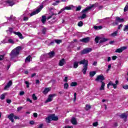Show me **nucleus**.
Returning <instances> with one entry per match:
<instances>
[{"mask_svg":"<svg viewBox=\"0 0 128 128\" xmlns=\"http://www.w3.org/2000/svg\"><path fill=\"white\" fill-rule=\"evenodd\" d=\"M78 64H84L83 66V69L82 72L84 74H86V70H88V60L84 59L79 62H74V63L73 67L74 68H78Z\"/></svg>","mask_w":128,"mask_h":128,"instance_id":"obj_1","label":"nucleus"},{"mask_svg":"<svg viewBox=\"0 0 128 128\" xmlns=\"http://www.w3.org/2000/svg\"><path fill=\"white\" fill-rule=\"evenodd\" d=\"M21 50L22 46H18L12 50L10 54V60H12L13 58H16V56L20 54V52Z\"/></svg>","mask_w":128,"mask_h":128,"instance_id":"obj_2","label":"nucleus"},{"mask_svg":"<svg viewBox=\"0 0 128 128\" xmlns=\"http://www.w3.org/2000/svg\"><path fill=\"white\" fill-rule=\"evenodd\" d=\"M106 80V78H104V75L98 76L95 79L96 82H100H100L102 83L101 87L100 88V90H104L106 83L102 82L103 80Z\"/></svg>","mask_w":128,"mask_h":128,"instance_id":"obj_3","label":"nucleus"},{"mask_svg":"<svg viewBox=\"0 0 128 128\" xmlns=\"http://www.w3.org/2000/svg\"><path fill=\"white\" fill-rule=\"evenodd\" d=\"M52 120L56 122V120H58V117L56 116V114H52L46 118V122L48 124H50Z\"/></svg>","mask_w":128,"mask_h":128,"instance_id":"obj_4","label":"nucleus"},{"mask_svg":"<svg viewBox=\"0 0 128 128\" xmlns=\"http://www.w3.org/2000/svg\"><path fill=\"white\" fill-rule=\"evenodd\" d=\"M43 8H44V5H40V6L39 8H38L37 10H36L32 12L30 14V16H32L37 14H38V12H40V10H42Z\"/></svg>","mask_w":128,"mask_h":128,"instance_id":"obj_5","label":"nucleus"},{"mask_svg":"<svg viewBox=\"0 0 128 128\" xmlns=\"http://www.w3.org/2000/svg\"><path fill=\"white\" fill-rule=\"evenodd\" d=\"M92 50V48H86L81 51L80 54H86L90 52Z\"/></svg>","mask_w":128,"mask_h":128,"instance_id":"obj_6","label":"nucleus"},{"mask_svg":"<svg viewBox=\"0 0 128 128\" xmlns=\"http://www.w3.org/2000/svg\"><path fill=\"white\" fill-rule=\"evenodd\" d=\"M56 96V94H49L48 99L46 100L45 102H52V98Z\"/></svg>","mask_w":128,"mask_h":128,"instance_id":"obj_7","label":"nucleus"},{"mask_svg":"<svg viewBox=\"0 0 128 128\" xmlns=\"http://www.w3.org/2000/svg\"><path fill=\"white\" fill-rule=\"evenodd\" d=\"M128 48V47L124 46L122 47H121L120 48H117L115 50V52H118V54H120L121 52H122L124 50H126Z\"/></svg>","mask_w":128,"mask_h":128,"instance_id":"obj_8","label":"nucleus"},{"mask_svg":"<svg viewBox=\"0 0 128 128\" xmlns=\"http://www.w3.org/2000/svg\"><path fill=\"white\" fill-rule=\"evenodd\" d=\"M119 117L120 118L124 120V122H126V120H128V114L126 112L122 113L119 115Z\"/></svg>","mask_w":128,"mask_h":128,"instance_id":"obj_9","label":"nucleus"},{"mask_svg":"<svg viewBox=\"0 0 128 128\" xmlns=\"http://www.w3.org/2000/svg\"><path fill=\"white\" fill-rule=\"evenodd\" d=\"M90 37H86L80 40V42H84L85 44H86L88 42H90Z\"/></svg>","mask_w":128,"mask_h":128,"instance_id":"obj_10","label":"nucleus"},{"mask_svg":"<svg viewBox=\"0 0 128 128\" xmlns=\"http://www.w3.org/2000/svg\"><path fill=\"white\" fill-rule=\"evenodd\" d=\"M14 114L12 113L10 114L8 116V118L12 122H14Z\"/></svg>","mask_w":128,"mask_h":128,"instance_id":"obj_11","label":"nucleus"},{"mask_svg":"<svg viewBox=\"0 0 128 128\" xmlns=\"http://www.w3.org/2000/svg\"><path fill=\"white\" fill-rule=\"evenodd\" d=\"M6 4H8L10 6H12L14 4V2L12 0H7L6 1Z\"/></svg>","mask_w":128,"mask_h":128,"instance_id":"obj_12","label":"nucleus"},{"mask_svg":"<svg viewBox=\"0 0 128 128\" xmlns=\"http://www.w3.org/2000/svg\"><path fill=\"white\" fill-rule=\"evenodd\" d=\"M14 34H16V36H18L20 38L21 40H24V36H22V34L20 33V32H13Z\"/></svg>","mask_w":128,"mask_h":128,"instance_id":"obj_13","label":"nucleus"},{"mask_svg":"<svg viewBox=\"0 0 128 128\" xmlns=\"http://www.w3.org/2000/svg\"><path fill=\"white\" fill-rule=\"evenodd\" d=\"M12 84V80L9 81L8 82L7 84L4 87V90H8V88H10V86Z\"/></svg>","mask_w":128,"mask_h":128,"instance_id":"obj_14","label":"nucleus"},{"mask_svg":"<svg viewBox=\"0 0 128 128\" xmlns=\"http://www.w3.org/2000/svg\"><path fill=\"white\" fill-rule=\"evenodd\" d=\"M65 64L66 60H64V58H62L59 61L58 66H62Z\"/></svg>","mask_w":128,"mask_h":128,"instance_id":"obj_15","label":"nucleus"},{"mask_svg":"<svg viewBox=\"0 0 128 128\" xmlns=\"http://www.w3.org/2000/svg\"><path fill=\"white\" fill-rule=\"evenodd\" d=\"M71 122L72 124H74V126H76V124H78V121H76V119L75 118H72Z\"/></svg>","mask_w":128,"mask_h":128,"instance_id":"obj_16","label":"nucleus"},{"mask_svg":"<svg viewBox=\"0 0 128 128\" xmlns=\"http://www.w3.org/2000/svg\"><path fill=\"white\" fill-rule=\"evenodd\" d=\"M50 88H44V90L42 92V94H46L48 92H50Z\"/></svg>","mask_w":128,"mask_h":128,"instance_id":"obj_17","label":"nucleus"},{"mask_svg":"<svg viewBox=\"0 0 128 128\" xmlns=\"http://www.w3.org/2000/svg\"><path fill=\"white\" fill-rule=\"evenodd\" d=\"M116 22H124V18H120L118 16L116 17Z\"/></svg>","mask_w":128,"mask_h":128,"instance_id":"obj_18","label":"nucleus"},{"mask_svg":"<svg viewBox=\"0 0 128 128\" xmlns=\"http://www.w3.org/2000/svg\"><path fill=\"white\" fill-rule=\"evenodd\" d=\"M96 74V71L90 72L89 73L90 76V78H92L93 76H94Z\"/></svg>","mask_w":128,"mask_h":128,"instance_id":"obj_19","label":"nucleus"},{"mask_svg":"<svg viewBox=\"0 0 128 128\" xmlns=\"http://www.w3.org/2000/svg\"><path fill=\"white\" fill-rule=\"evenodd\" d=\"M48 56H49L50 58H54V52L52 51L49 53H48Z\"/></svg>","mask_w":128,"mask_h":128,"instance_id":"obj_20","label":"nucleus"},{"mask_svg":"<svg viewBox=\"0 0 128 128\" xmlns=\"http://www.w3.org/2000/svg\"><path fill=\"white\" fill-rule=\"evenodd\" d=\"M41 21L42 24H45L46 22V16H42Z\"/></svg>","mask_w":128,"mask_h":128,"instance_id":"obj_21","label":"nucleus"},{"mask_svg":"<svg viewBox=\"0 0 128 128\" xmlns=\"http://www.w3.org/2000/svg\"><path fill=\"white\" fill-rule=\"evenodd\" d=\"M91 10L90 7V6L87 7L85 9L83 10L82 11V14H84V12H88V10Z\"/></svg>","mask_w":128,"mask_h":128,"instance_id":"obj_22","label":"nucleus"},{"mask_svg":"<svg viewBox=\"0 0 128 128\" xmlns=\"http://www.w3.org/2000/svg\"><path fill=\"white\" fill-rule=\"evenodd\" d=\"M108 42V38H102L100 40L99 43L100 44H102V42Z\"/></svg>","mask_w":128,"mask_h":128,"instance_id":"obj_23","label":"nucleus"},{"mask_svg":"<svg viewBox=\"0 0 128 128\" xmlns=\"http://www.w3.org/2000/svg\"><path fill=\"white\" fill-rule=\"evenodd\" d=\"M63 10H72V7L70 6H66L64 7Z\"/></svg>","mask_w":128,"mask_h":128,"instance_id":"obj_24","label":"nucleus"},{"mask_svg":"<svg viewBox=\"0 0 128 128\" xmlns=\"http://www.w3.org/2000/svg\"><path fill=\"white\" fill-rule=\"evenodd\" d=\"M54 42L57 44H60L62 42V40H54Z\"/></svg>","mask_w":128,"mask_h":128,"instance_id":"obj_25","label":"nucleus"},{"mask_svg":"<svg viewBox=\"0 0 128 128\" xmlns=\"http://www.w3.org/2000/svg\"><path fill=\"white\" fill-rule=\"evenodd\" d=\"M98 6V2H96L94 4H92L90 6V8H96Z\"/></svg>","mask_w":128,"mask_h":128,"instance_id":"obj_26","label":"nucleus"},{"mask_svg":"<svg viewBox=\"0 0 128 128\" xmlns=\"http://www.w3.org/2000/svg\"><path fill=\"white\" fill-rule=\"evenodd\" d=\"M42 34H46V28L44 27L42 30Z\"/></svg>","mask_w":128,"mask_h":128,"instance_id":"obj_27","label":"nucleus"},{"mask_svg":"<svg viewBox=\"0 0 128 128\" xmlns=\"http://www.w3.org/2000/svg\"><path fill=\"white\" fill-rule=\"evenodd\" d=\"M94 30H102V26H94Z\"/></svg>","mask_w":128,"mask_h":128,"instance_id":"obj_28","label":"nucleus"},{"mask_svg":"<svg viewBox=\"0 0 128 128\" xmlns=\"http://www.w3.org/2000/svg\"><path fill=\"white\" fill-rule=\"evenodd\" d=\"M6 32H10V34H12V32H14V28H12L9 27L8 28V30H6Z\"/></svg>","mask_w":128,"mask_h":128,"instance_id":"obj_29","label":"nucleus"},{"mask_svg":"<svg viewBox=\"0 0 128 128\" xmlns=\"http://www.w3.org/2000/svg\"><path fill=\"white\" fill-rule=\"evenodd\" d=\"M116 36H118V31H115L111 34V36L114 37Z\"/></svg>","mask_w":128,"mask_h":128,"instance_id":"obj_30","label":"nucleus"},{"mask_svg":"<svg viewBox=\"0 0 128 128\" xmlns=\"http://www.w3.org/2000/svg\"><path fill=\"white\" fill-rule=\"evenodd\" d=\"M78 86V82H72L70 84V86Z\"/></svg>","mask_w":128,"mask_h":128,"instance_id":"obj_31","label":"nucleus"},{"mask_svg":"<svg viewBox=\"0 0 128 128\" xmlns=\"http://www.w3.org/2000/svg\"><path fill=\"white\" fill-rule=\"evenodd\" d=\"M86 18V14H83L82 16L79 17V18H81L82 20H84V18Z\"/></svg>","mask_w":128,"mask_h":128,"instance_id":"obj_32","label":"nucleus"},{"mask_svg":"<svg viewBox=\"0 0 128 128\" xmlns=\"http://www.w3.org/2000/svg\"><path fill=\"white\" fill-rule=\"evenodd\" d=\"M4 56H6V54L0 55V62H2V60H4Z\"/></svg>","mask_w":128,"mask_h":128,"instance_id":"obj_33","label":"nucleus"},{"mask_svg":"<svg viewBox=\"0 0 128 128\" xmlns=\"http://www.w3.org/2000/svg\"><path fill=\"white\" fill-rule=\"evenodd\" d=\"M30 58H32V56L30 55H29L28 57L26 58L25 62H30Z\"/></svg>","mask_w":128,"mask_h":128,"instance_id":"obj_34","label":"nucleus"},{"mask_svg":"<svg viewBox=\"0 0 128 128\" xmlns=\"http://www.w3.org/2000/svg\"><path fill=\"white\" fill-rule=\"evenodd\" d=\"M0 98L2 100H4V98H6V94H1V96H0Z\"/></svg>","mask_w":128,"mask_h":128,"instance_id":"obj_35","label":"nucleus"},{"mask_svg":"<svg viewBox=\"0 0 128 128\" xmlns=\"http://www.w3.org/2000/svg\"><path fill=\"white\" fill-rule=\"evenodd\" d=\"M100 40V38L98 37V36H96L95 38V42H96V44H98V42L99 40Z\"/></svg>","mask_w":128,"mask_h":128,"instance_id":"obj_36","label":"nucleus"},{"mask_svg":"<svg viewBox=\"0 0 128 128\" xmlns=\"http://www.w3.org/2000/svg\"><path fill=\"white\" fill-rule=\"evenodd\" d=\"M78 26H84V22L82 21H80L78 24Z\"/></svg>","mask_w":128,"mask_h":128,"instance_id":"obj_37","label":"nucleus"},{"mask_svg":"<svg viewBox=\"0 0 128 128\" xmlns=\"http://www.w3.org/2000/svg\"><path fill=\"white\" fill-rule=\"evenodd\" d=\"M90 108H92V106L90 105L86 104L85 108L86 110H90Z\"/></svg>","mask_w":128,"mask_h":128,"instance_id":"obj_38","label":"nucleus"},{"mask_svg":"<svg viewBox=\"0 0 128 128\" xmlns=\"http://www.w3.org/2000/svg\"><path fill=\"white\" fill-rule=\"evenodd\" d=\"M114 83H112V82L110 81L108 84H107V88H110V86H113Z\"/></svg>","mask_w":128,"mask_h":128,"instance_id":"obj_39","label":"nucleus"},{"mask_svg":"<svg viewBox=\"0 0 128 128\" xmlns=\"http://www.w3.org/2000/svg\"><path fill=\"white\" fill-rule=\"evenodd\" d=\"M124 32H128V24L124 26V28L123 29Z\"/></svg>","mask_w":128,"mask_h":128,"instance_id":"obj_40","label":"nucleus"},{"mask_svg":"<svg viewBox=\"0 0 128 128\" xmlns=\"http://www.w3.org/2000/svg\"><path fill=\"white\" fill-rule=\"evenodd\" d=\"M32 98L34 100H38V97L36 96V94H34L32 95Z\"/></svg>","mask_w":128,"mask_h":128,"instance_id":"obj_41","label":"nucleus"},{"mask_svg":"<svg viewBox=\"0 0 128 128\" xmlns=\"http://www.w3.org/2000/svg\"><path fill=\"white\" fill-rule=\"evenodd\" d=\"M64 88H65V90H68V82L64 84Z\"/></svg>","mask_w":128,"mask_h":128,"instance_id":"obj_42","label":"nucleus"},{"mask_svg":"<svg viewBox=\"0 0 128 128\" xmlns=\"http://www.w3.org/2000/svg\"><path fill=\"white\" fill-rule=\"evenodd\" d=\"M128 2L127 4L126 5L124 8V12H128Z\"/></svg>","mask_w":128,"mask_h":128,"instance_id":"obj_43","label":"nucleus"},{"mask_svg":"<svg viewBox=\"0 0 128 128\" xmlns=\"http://www.w3.org/2000/svg\"><path fill=\"white\" fill-rule=\"evenodd\" d=\"M56 14H52L50 16H49L48 18V20H50V18H52V16H56Z\"/></svg>","mask_w":128,"mask_h":128,"instance_id":"obj_44","label":"nucleus"},{"mask_svg":"<svg viewBox=\"0 0 128 128\" xmlns=\"http://www.w3.org/2000/svg\"><path fill=\"white\" fill-rule=\"evenodd\" d=\"M93 126H98V122H96L92 124Z\"/></svg>","mask_w":128,"mask_h":128,"instance_id":"obj_45","label":"nucleus"},{"mask_svg":"<svg viewBox=\"0 0 128 128\" xmlns=\"http://www.w3.org/2000/svg\"><path fill=\"white\" fill-rule=\"evenodd\" d=\"M8 42H10V44H14V40H12V38L8 39Z\"/></svg>","mask_w":128,"mask_h":128,"instance_id":"obj_46","label":"nucleus"},{"mask_svg":"<svg viewBox=\"0 0 128 128\" xmlns=\"http://www.w3.org/2000/svg\"><path fill=\"white\" fill-rule=\"evenodd\" d=\"M25 84H26V88H30V82H28V81H26L25 82Z\"/></svg>","mask_w":128,"mask_h":128,"instance_id":"obj_47","label":"nucleus"},{"mask_svg":"<svg viewBox=\"0 0 128 128\" xmlns=\"http://www.w3.org/2000/svg\"><path fill=\"white\" fill-rule=\"evenodd\" d=\"M80 10H82V6H78L76 8V12H78V11Z\"/></svg>","mask_w":128,"mask_h":128,"instance_id":"obj_48","label":"nucleus"},{"mask_svg":"<svg viewBox=\"0 0 128 128\" xmlns=\"http://www.w3.org/2000/svg\"><path fill=\"white\" fill-rule=\"evenodd\" d=\"M76 93L75 92L74 93V101L76 102Z\"/></svg>","mask_w":128,"mask_h":128,"instance_id":"obj_49","label":"nucleus"},{"mask_svg":"<svg viewBox=\"0 0 128 128\" xmlns=\"http://www.w3.org/2000/svg\"><path fill=\"white\" fill-rule=\"evenodd\" d=\"M64 8H62L59 12H58V14H62V12H64Z\"/></svg>","mask_w":128,"mask_h":128,"instance_id":"obj_50","label":"nucleus"},{"mask_svg":"<svg viewBox=\"0 0 128 128\" xmlns=\"http://www.w3.org/2000/svg\"><path fill=\"white\" fill-rule=\"evenodd\" d=\"M22 110V106H20L17 108L18 112H20Z\"/></svg>","mask_w":128,"mask_h":128,"instance_id":"obj_51","label":"nucleus"},{"mask_svg":"<svg viewBox=\"0 0 128 128\" xmlns=\"http://www.w3.org/2000/svg\"><path fill=\"white\" fill-rule=\"evenodd\" d=\"M116 58H118V56H112V60H116Z\"/></svg>","mask_w":128,"mask_h":128,"instance_id":"obj_52","label":"nucleus"},{"mask_svg":"<svg viewBox=\"0 0 128 128\" xmlns=\"http://www.w3.org/2000/svg\"><path fill=\"white\" fill-rule=\"evenodd\" d=\"M123 88H124V90H128V85L126 84L123 86Z\"/></svg>","mask_w":128,"mask_h":128,"instance_id":"obj_53","label":"nucleus"},{"mask_svg":"<svg viewBox=\"0 0 128 128\" xmlns=\"http://www.w3.org/2000/svg\"><path fill=\"white\" fill-rule=\"evenodd\" d=\"M54 40L51 42L49 44V46H54Z\"/></svg>","mask_w":128,"mask_h":128,"instance_id":"obj_54","label":"nucleus"},{"mask_svg":"<svg viewBox=\"0 0 128 128\" xmlns=\"http://www.w3.org/2000/svg\"><path fill=\"white\" fill-rule=\"evenodd\" d=\"M26 102H30V104H32V100H30V98H26Z\"/></svg>","mask_w":128,"mask_h":128,"instance_id":"obj_55","label":"nucleus"},{"mask_svg":"<svg viewBox=\"0 0 128 128\" xmlns=\"http://www.w3.org/2000/svg\"><path fill=\"white\" fill-rule=\"evenodd\" d=\"M19 94L20 96H24V91L20 92Z\"/></svg>","mask_w":128,"mask_h":128,"instance_id":"obj_56","label":"nucleus"},{"mask_svg":"<svg viewBox=\"0 0 128 128\" xmlns=\"http://www.w3.org/2000/svg\"><path fill=\"white\" fill-rule=\"evenodd\" d=\"M23 20H24V21L28 20V18L26 16L24 17Z\"/></svg>","mask_w":128,"mask_h":128,"instance_id":"obj_57","label":"nucleus"},{"mask_svg":"<svg viewBox=\"0 0 128 128\" xmlns=\"http://www.w3.org/2000/svg\"><path fill=\"white\" fill-rule=\"evenodd\" d=\"M14 120H20V118L18 116L14 115Z\"/></svg>","mask_w":128,"mask_h":128,"instance_id":"obj_58","label":"nucleus"},{"mask_svg":"<svg viewBox=\"0 0 128 128\" xmlns=\"http://www.w3.org/2000/svg\"><path fill=\"white\" fill-rule=\"evenodd\" d=\"M6 102H7V104H10V102H12V100H10V99H8L6 100Z\"/></svg>","mask_w":128,"mask_h":128,"instance_id":"obj_59","label":"nucleus"},{"mask_svg":"<svg viewBox=\"0 0 128 128\" xmlns=\"http://www.w3.org/2000/svg\"><path fill=\"white\" fill-rule=\"evenodd\" d=\"M43 126H44V124H41L39 125V126L38 128H42Z\"/></svg>","mask_w":128,"mask_h":128,"instance_id":"obj_60","label":"nucleus"},{"mask_svg":"<svg viewBox=\"0 0 128 128\" xmlns=\"http://www.w3.org/2000/svg\"><path fill=\"white\" fill-rule=\"evenodd\" d=\"M33 116H34V118H38V114L37 113H36V112L34 113Z\"/></svg>","mask_w":128,"mask_h":128,"instance_id":"obj_61","label":"nucleus"},{"mask_svg":"<svg viewBox=\"0 0 128 128\" xmlns=\"http://www.w3.org/2000/svg\"><path fill=\"white\" fill-rule=\"evenodd\" d=\"M63 128H74L72 126H65L64 127H63Z\"/></svg>","mask_w":128,"mask_h":128,"instance_id":"obj_62","label":"nucleus"},{"mask_svg":"<svg viewBox=\"0 0 128 128\" xmlns=\"http://www.w3.org/2000/svg\"><path fill=\"white\" fill-rule=\"evenodd\" d=\"M63 128H74L72 126H65L64 127H63Z\"/></svg>","mask_w":128,"mask_h":128,"instance_id":"obj_63","label":"nucleus"},{"mask_svg":"<svg viewBox=\"0 0 128 128\" xmlns=\"http://www.w3.org/2000/svg\"><path fill=\"white\" fill-rule=\"evenodd\" d=\"M64 82H68V77L66 76L64 78Z\"/></svg>","mask_w":128,"mask_h":128,"instance_id":"obj_64","label":"nucleus"}]
</instances>
